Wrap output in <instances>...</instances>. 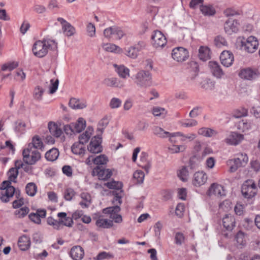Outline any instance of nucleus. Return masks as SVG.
Here are the masks:
<instances>
[{
    "label": "nucleus",
    "instance_id": "nucleus-1",
    "mask_svg": "<svg viewBox=\"0 0 260 260\" xmlns=\"http://www.w3.org/2000/svg\"><path fill=\"white\" fill-rule=\"evenodd\" d=\"M57 48V43L55 41L44 39L42 41H37L34 43L32 51L35 56L42 58L47 55L48 49H56Z\"/></svg>",
    "mask_w": 260,
    "mask_h": 260
},
{
    "label": "nucleus",
    "instance_id": "nucleus-2",
    "mask_svg": "<svg viewBox=\"0 0 260 260\" xmlns=\"http://www.w3.org/2000/svg\"><path fill=\"white\" fill-rule=\"evenodd\" d=\"M241 50L252 53L254 52L258 46L257 39L254 36H250L247 38L244 37L239 38L237 42Z\"/></svg>",
    "mask_w": 260,
    "mask_h": 260
},
{
    "label": "nucleus",
    "instance_id": "nucleus-3",
    "mask_svg": "<svg viewBox=\"0 0 260 260\" xmlns=\"http://www.w3.org/2000/svg\"><path fill=\"white\" fill-rule=\"evenodd\" d=\"M135 83L139 87L146 88L152 84V75L148 71L141 70L138 72L135 78Z\"/></svg>",
    "mask_w": 260,
    "mask_h": 260
},
{
    "label": "nucleus",
    "instance_id": "nucleus-4",
    "mask_svg": "<svg viewBox=\"0 0 260 260\" xmlns=\"http://www.w3.org/2000/svg\"><path fill=\"white\" fill-rule=\"evenodd\" d=\"M241 192L245 198L251 199L254 197L257 192V187L254 180L245 181L241 187Z\"/></svg>",
    "mask_w": 260,
    "mask_h": 260
},
{
    "label": "nucleus",
    "instance_id": "nucleus-5",
    "mask_svg": "<svg viewBox=\"0 0 260 260\" xmlns=\"http://www.w3.org/2000/svg\"><path fill=\"white\" fill-rule=\"evenodd\" d=\"M3 185L6 184V187H1L0 189L4 191L1 192L0 199L4 203H8L10 199L12 198L15 192V188L11 185V182L10 181H4L3 182Z\"/></svg>",
    "mask_w": 260,
    "mask_h": 260
},
{
    "label": "nucleus",
    "instance_id": "nucleus-6",
    "mask_svg": "<svg viewBox=\"0 0 260 260\" xmlns=\"http://www.w3.org/2000/svg\"><path fill=\"white\" fill-rule=\"evenodd\" d=\"M22 155L23 161L27 165H34L41 157L40 153L37 150H30L29 148L24 149Z\"/></svg>",
    "mask_w": 260,
    "mask_h": 260
},
{
    "label": "nucleus",
    "instance_id": "nucleus-7",
    "mask_svg": "<svg viewBox=\"0 0 260 260\" xmlns=\"http://www.w3.org/2000/svg\"><path fill=\"white\" fill-rule=\"evenodd\" d=\"M248 161V157L246 153H240L237 157L231 159L229 164L231 165L230 170L231 172H235L238 168L245 166Z\"/></svg>",
    "mask_w": 260,
    "mask_h": 260
},
{
    "label": "nucleus",
    "instance_id": "nucleus-8",
    "mask_svg": "<svg viewBox=\"0 0 260 260\" xmlns=\"http://www.w3.org/2000/svg\"><path fill=\"white\" fill-rule=\"evenodd\" d=\"M102 137L100 134L92 138L87 149L92 153H98L102 151L103 148L101 145Z\"/></svg>",
    "mask_w": 260,
    "mask_h": 260
},
{
    "label": "nucleus",
    "instance_id": "nucleus-9",
    "mask_svg": "<svg viewBox=\"0 0 260 260\" xmlns=\"http://www.w3.org/2000/svg\"><path fill=\"white\" fill-rule=\"evenodd\" d=\"M172 56L177 61L182 62L188 58L189 54L187 49L182 47H178L172 50Z\"/></svg>",
    "mask_w": 260,
    "mask_h": 260
},
{
    "label": "nucleus",
    "instance_id": "nucleus-10",
    "mask_svg": "<svg viewBox=\"0 0 260 260\" xmlns=\"http://www.w3.org/2000/svg\"><path fill=\"white\" fill-rule=\"evenodd\" d=\"M152 44L154 47H162L167 43L166 37L159 30H155L151 36Z\"/></svg>",
    "mask_w": 260,
    "mask_h": 260
},
{
    "label": "nucleus",
    "instance_id": "nucleus-11",
    "mask_svg": "<svg viewBox=\"0 0 260 260\" xmlns=\"http://www.w3.org/2000/svg\"><path fill=\"white\" fill-rule=\"evenodd\" d=\"M208 194L210 196L215 195L217 197H223L225 195V191L222 185L214 183L209 188Z\"/></svg>",
    "mask_w": 260,
    "mask_h": 260
},
{
    "label": "nucleus",
    "instance_id": "nucleus-12",
    "mask_svg": "<svg viewBox=\"0 0 260 260\" xmlns=\"http://www.w3.org/2000/svg\"><path fill=\"white\" fill-rule=\"evenodd\" d=\"M244 139V136L236 132H232L225 139V142L231 145H238Z\"/></svg>",
    "mask_w": 260,
    "mask_h": 260
},
{
    "label": "nucleus",
    "instance_id": "nucleus-13",
    "mask_svg": "<svg viewBox=\"0 0 260 260\" xmlns=\"http://www.w3.org/2000/svg\"><path fill=\"white\" fill-rule=\"evenodd\" d=\"M239 24L237 20L228 19L224 24V30L229 35L236 32L239 29Z\"/></svg>",
    "mask_w": 260,
    "mask_h": 260
},
{
    "label": "nucleus",
    "instance_id": "nucleus-14",
    "mask_svg": "<svg viewBox=\"0 0 260 260\" xmlns=\"http://www.w3.org/2000/svg\"><path fill=\"white\" fill-rule=\"evenodd\" d=\"M220 59L224 66L229 67L233 64L234 57L232 53L229 51H223L220 54Z\"/></svg>",
    "mask_w": 260,
    "mask_h": 260
},
{
    "label": "nucleus",
    "instance_id": "nucleus-15",
    "mask_svg": "<svg viewBox=\"0 0 260 260\" xmlns=\"http://www.w3.org/2000/svg\"><path fill=\"white\" fill-rule=\"evenodd\" d=\"M239 77L245 80H253L257 77L256 72L250 68L242 69L239 73Z\"/></svg>",
    "mask_w": 260,
    "mask_h": 260
},
{
    "label": "nucleus",
    "instance_id": "nucleus-16",
    "mask_svg": "<svg viewBox=\"0 0 260 260\" xmlns=\"http://www.w3.org/2000/svg\"><path fill=\"white\" fill-rule=\"evenodd\" d=\"M93 172L96 173L99 178L101 180H106L110 178L112 175V170L101 168L100 166H96L93 169Z\"/></svg>",
    "mask_w": 260,
    "mask_h": 260
},
{
    "label": "nucleus",
    "instance_id": "nucleus-17",
    "mask_svg": "<svg viewBox=\"0 0 260 260\" xmlns=\"http://www.w3.org/2000/svg\"><path fill=\"white\" fill-rule=\"evenodd\" d=\"M153 134L160 138H169V141L171 143H175L172 139V133L165 131L163 128L158 126H155L153 128Z\"/></svg>",
    "mask_w": 260,
    "mask_h": 260
},
{
    "label": "nucleus",
    "instance_id": "nucleus-18",
    "mask_svg": "<svg viewBox=\"0 0 260 260\" xmlns=\"http://www.w3.org/2000/svg\"><path fill=\"white\" fill-rule=\"evenodd\" d=\"M103 84L107 86L116 88H123L124 87V83L116 78H106L103 81Z\"/></svg>",
    "mask_w": 260,
    "mask_h": 260
},
{
    "label": "nucleus",
    "instance_id": "nucleus-19",
    "mask_svg": "<svg viewBox=\"0 0 260 260\" xmlns=\"http://www.w3.org/2000/svg\"><path fill=\"white\" fill-rule=\"evenodd\" d=\"M69 105L73 109H83L87 107V102L84 99L72 98L69 101Z\"/></svg>",
    "mask_w": 260,
    "mask_h": 260
},
{
    "label": "nucleus",
    "instance_id": "nucleus-20",
    "mask_svg": "<svg viewBox=\"0 0 260 260\" xmlns=\"http://www.w3.org/2000/svg\"><path fill=\"white\" fill-rule=\"evenodd\" d=\"M70 254L74 260H81L84 255V249L80 246H73L71 249Z\"/></svg>",
    "mask_w": 260,
    "mask_h": 260
},
{
    "label": "nucleus",
    "instance_id": "nucleus-21",
    "mask_svg": "<svg viewBox=\"0 0 260 260\" xmlns=\"http://www.w3.org/2000/svg\"><path fill=\"white\" fill-rule=\"evenodd\" d=\"M207 180V175L203 172H198L194 174L192 183L196 186L204 184Z\"/></svg>",
    "mask_w": 260,
    "mask_h": 260
},
{
    "label": "nucleus",
    "instance_id": "nucleus-22",
    "mask_svg": "<svg viewBox=\"0 0 260 260\" xmlns=\"http://www.w3.org/2000/svg\"><path fill=\"white\" fill-rule=\"evenodd\" d=\"M30 244V239L28 236L23 235L19 237L18 241V245L21 250L26 251L29 248Z\"/></svg>",
    "mask_w": 260,
    "mask_h": 260
},
{
    "label": "nucleus",
    "instance_id": "nucleus-23",
    "mask_svg": "<svg viewBox=\"0 0 260 260\" xmlns=\"http://www.w3.org/2000/svg\"><path fill=\"white\" fill-rule=\"evenodd\" d=\"M223 227L229 231H232L235 226V219L230 214H226L222 219Z\"/></svg>",
    "mask_w": 260,
    "mask_h": 260
},
{
    "label": "nucleus",
    "instance_id": "nucleus-24",
    "mask_svg": "<svg viewBox=\"0 0 260 260\" xmlns=\"http://www.w3.org/2000/svg\"><path fill=\"white\" fill-rule=\"evenodd\" d=\"M209 66L210 68L211 72L214 76L217 78H221L224 73L221 69L220 66L216 61H209Z\"/></svg>",
    "mask_w": 260,
    "mask_h": 260
},
{
    "label": "nucleus",
    "instance_id": "nucleus-25",
    "mask_svg": "<svg viewBox=\"0 0 260 260\" xmlns=\"http://www.w3.org/2000/svg\"><path fill=\"white\" fill-rule=\"evenodd\" d=\"M114 66L115 68L116 72L118 74L120 77L123 79H126L127 77L129 76V70L127 68L125 67L124 66H118L116 64H114Z\"/></svg>",
    "mask_w": 260,
    "mask_h": 260
},
{
    "label": "nucleus",
    "instance_id": "nucleus-26",
    "mask_svg": "<svg viewBox=\"0 0 260 260\" xmlns=\"http://www.w3.org/2000/svg\"><path fill=\"white\" fill-rule=\"evenodd\" d=\"M95 224L99 228L109 229L113 225V221L106 219H103L102 216H100L96 220Z\"/></svg>",
    "mask_w": 260,
    "mask_h": 260
},
{
    "label": "nucleus",
    "instance_id": "nucleus-27",
    "mask_svg": "<svg viewBox=\"0 0 260 260\" xmlns=\"http://www.w3.org/2000/svg\"><path fill=\"white\" fill-rule=\"evenodd\" d=\"M48 127L50 134L56 138L59 137L62 134L61 129L53 122L50 121L48 123Z\"/></svg>",
    "mask_w": 260,
    "mask_h": 260
},
{
    "label": "nucleus",
    "instance_id": "nucleus-28",
    "mask_svg": "<svg viewBox=\"0 0 260 260\" xmlns=\"http://www.w3.org/2000/svg\"><path fill=\"white\" fill-rule=\"evenodd\" d=\"M199 57L203 61L209 59L211 57L210 49L208 47L201 46L199 50Z\"/></svg>",
    "mask_w": 260,
    "mask_h": 260
},
{
    "label": "nucleus",
    "instance_id": "nucleus-29",
    "mask_svg": "<svg viewBox=\"0 0 260 260\" xmlns=\"http://www.w3.org/2000/svg\"><path fill=\"white\" fill-rule=\"evenodd\" d=\"M75 133L81 132L86 127V121L83 118H79L76 123H72Z\"/></svg>",
    "mask_w": 260,
    "mask_h": 260
},
{
    "label": "nucleus",
    "instance_id": "nucleus-30",
    "mask_svg": "<svg viewBox=\"0 0 260 260\" xmlns=\"http://www.w3.org/2000/svg\"><path fill=\"white\" fill-rule=\"evenodd\" d=\"M59 156V151L57 149L53 148L48 150L45 154V158L48 161L55 160Z\"/></svg>",
    "mask_w": 260,
    "mask_h": 260
},
{
    "label": "nucleus",
    "instance_id": "nucleus-31",
    "mask_svg": "<svg viewBox=\"0 0 260 260\" xmlns=\"http://www.w3.org/2000/svg\"><path fill=\"white\" fill-rule=\"evenodd\" d=\"M178 136L181 137V141H185L186 140H188L189 141H191L196 138V135L193 133H190L187 135H184L181 132H176L172 133V138Z\"/></svg>",
    "mask_w": 260,
    "mask_h": 260
},
{
    "label": "nucleus",
    "instance_id": "nucleus-32",
    "mask_svg": "<svg viewBox=\"0 0 260 260\" xmlns=\"http://www.w3.org/2000/svg\"><path fill=\"white\" fill-rule=\"evenodd\" d=\"M43 146V142L38 136H35L33 137L32 142L28 144L27 148H29L31 150L32 148L35 149H41Z\"/></svg>",
    "mask_w": 260,
    "mask_h": 260
},
{
    "label": "nucleus",
    "instance_id": "nucleus-33",
    "mask_svg": "<svg viewBox=\"0 0 260 260\" xmlns=\"http://www.w3.org/2000/svg\"><path fill=\"white\" fill-rule=\"evenodd\" d=\"M200 10L205 16H213L216 13L215 10L212 6L201 5Z\"/></svg>",
    "mask_w": 260,
    "mask_h": 260
},
{
    "label": "nucleus",
    "instance_id": "nucleus-34",
    "mask_svg": "<svg viewBox=\"0 0 260 260\" xmlns=\"http://www.w3.org/2000/svg\"><path fill=\"white\" fill-rule=\"evenodd\" d=\"M198 134L207 137H211L217 134V132L211 128L202 127L199 129Z\"/></svg>",
    "mask_w": 260,
    "mask_h": 260
},
{
    "label": "nucleus",
    "instance_id": "nucleus-35",
    "mask_svg": "<svg viewBox=\"0 0 260 260\" xmlns=\"http://www.w3.org/2000/svg\"><path fill=\"white\" fill-rule=\"evenodd\" d=\"M103 48L107 52L120 53L121 49L118 46L111 43H106L102 45Z\"/></svg>",
    "mask_w": 260,
    "mask_h": 260
},
{
    "label": "nucleus",
    "instance_id": "nucleus-36",
    "mask_svg": "<svg viewBox=\"0 0 260 260\" xmlns=\"http://www.w3.org/2000/svg\"><path fill=\"white\" fill-rule=\"evenodd\" d=\"M83 145L79 143H75L71 147L73 153L78 155H83L85 153V149Z\"/></svg>",
    "mask_w": 260,
    "mask_h": 260
},
{
    "label": "nucleus",
    "instance_id": "nucleus-37",
    "mask_svg": "<svg viewBox=\"0 0 260 260\" xmlns=\"http://www.w3.org/2000/svg\"><path fill=\"white\" fill-rule=\"evenodd\" d=\"M215 82L210 79H206L201 83V87L208 90H212L214 89Z\"/></svg>",
    "mask_w": 260,
    "mask_h": 260
},
{
    "label": "nucleus",
    "instance_id": "nucleus-38",
    "mask_svg": "<svg viewBox=\"0 0 260 260\" xmlns=\"http://www.w3.org/2000/svg\"><path fill=\"white\" fill-rule=\"evenodd\" d=\"M26 193L30 197H34L37 191V186L34 182H30L25 186Z\"/></svg>",
    "mask_w": 260,
    "mask_h": 260
},
{
    "label": "nucleus",
    "instance_id": "nucleus-39",
    "mask_svg": "<svg viewBox=\"0 0 260 260\" xmlns=\"http://www.w3.org/2000/svg\"><path fill=\"white\" fill-rule=\"evenodd\" d=\"M62 29L64 34L68 37L73 36L75 33V28L69 22L64 25Z\"/></svg>",
    "mask_w": 260,
    "mask_h": 260
},
{
    "label": "nucleus",
    "instance_id": "nucleus-40",
    "mask_svg": "<svg viewBox=\"0 0 260 260\" xmlns=\"http://www.w3.org/2000/svg\"><path fill=\"white\" fill-rule=\"evenodd\" d=\"M92 161H93V163L95 165H98V166H99V165L106 164L108 161V158L105 155L101 154L94 158H92Z\"/></svg>",
    "mask_w": 260,
    "mask_h": 260
},
{
    "label": "nucleus",
    "instance_id": "nucleus-41",
    "mask_svg": "<svg viewBox=\"0 0 260 260\" xmlns=\"http://www.w3.org/2000/svg\"><path fill=\"white\" fill-rule=\"evenodd\" d=\"M177 175L183 182L187 181L189 176V172L186 167H182V168L178 171Z\"/></svg>",
    "mask_w": 260,
    "mask_h": 260
},
{
    "label": "nucleus",
    "instance_id": "nucleus-42",
    "mask_svg": "<svg viewBox=\"0 0 260 260\" xmlns=\"http://www.w3.org/2000/svg\"><path fill=\"white\" fill-rule=\"evenodd\" d=\"M120 211V208L118 205L112 207L106 208L103 210V213L104 214H110L112 215L118 213Z\"/></svg>",
    "mask_w": 260,
    "mask_h": 260
},
{
    "label": "nucleus",
    "instance_id": "nucleus-43",
    "mask_svg": "<svg viewBox=\"0 0 260 260\" xmlns=\"http://www.w3.org/2000/svg\"><path fill=\"white\" fill-rule=\"evenodd\" d=\"M237 128L243 132H246L251 128V123L246 120H242L238 122Z\"/></svg>",
    "mask_w": 260,
    "mask_h": 260
},
{
    "label": "nucleus",
    "instance_id": "nucleus-44",
    "mask_svg": "<svg viewBox=\"0 0 260 260\" xmlns=\"http://www.w3.org/2000/svg\"><path fill=\"white\" fill-rule=\"evenodd\" d=\"M145 175L141 170H138L134 172L133 174V179L136 181V183L141 184L143 182Z\"/></svg>",
    "mask_w": 260,
    "mask_h": 260
},
{
    "label": "nucleus",
    "instance_id": "nucleus-45",
    "mask_svg": "<svg viewBox=\"0 0 260 260\" xmlns=\"http://www.w3.org/2000/svg\"><path fill=\"white\" fill-rule=\"evenodd\" d=\"M104 185L107 186L110 189H115L117 190L121 189L122 187V184L121 182L115 181L105 183Z\"/></svg>",
    "mask_w": 260,
    "mask_h": 260
},
{
    "label": "nucleus",
    "instance_id": "nucleus-46",
    "mask_svg": "<svg viewBox=\"0 0 260 260\" xmlns=\"http://www.w3.org/2000/svg\"><path fill=\"white\" fill-rule=\"evenodd\" d=\"M214 44L218 48L226 46L228 43L225 39L220 36H218L214 39Z\"/></svg>",
    "mask_w": 260,
    "mask_h": 260
},
{
    "label": "nucleus",
    "instance_id": "nucleus-47",
    "mask_svg": "<svg viewBox=\"0 0 260 260\" xmlns=\"http://www.w3.org/2000/svg\"><path fill=\"white\" fill-rule=\"evenodd\" d=\"M167 111L165 108L159 107H154L152 109V113L155 116H161L164 117L167 114Z\"/></svg>",
    "mask_w": 260,
    "mask_h": 260
},
{
    "label": "nucleus",
    "instance_id": "nucleus-48",
    "mask_svg": "<svg viewBox=\"0 0 260 260\" xmlns=\"http://www.w3.org/2000/svg\"><path fill=\"white\" fill-rule=\"evenodd\" d=\"M235 239L236 240L237 243L239 245L243 246L246 245V241L245 238L244 233L243 232H238L237 235H236Z\"/></svg>",
    "mask_w": 260,
    "mask_h": 260
},
{
    "label": "nucleus",
    "instance_id": "nucleus-49",
    "mask_svg": "<svg viewBox=\"0 0 260 260\" xmlns=\"http://www.w3.org/2000/svg\"><path fill=\"white\" fill-rule=\"evenodd\" d=\"M114 256L112 254L106 251H102L100 252L96 257H94L93 259V260H104L112 258Z\"/></svg>",
    "mask_w": 260,
    "mask_h": 260
},
{
    "label": "nucleus",
    "instance_id": "nucleus-50",
    "mask_svg": "<svg viewBox=\"0 0 260 260\" xmlns=\"http://www.w3.org/2000/svg\"><path fill=\"white\" fill-rule=\"evenodd\" d=\"M122 191L120 190L119 192L117 191H113V195L114 196V198L112 201L113 204L114 205H118V206L120 205L122 203V196H121Z\"/></svg>",
    "mask_w": 260,
    "mask_h": 260
},
{
    "label": "nucleus",
    "instance_id": "nucleus-51",
    "mask_svg": "<svg viewBox=\"0 0 260 260\" xmlns=\"http://www.w3.org/2000/svg\"><path fill=\"white\" fill-rule=\"evenodd\" d=\"M175 243L177 245H181L185 242V238L181 232H176L175 235Z\"/></svg>",
    "mask_w": 260,
    "mask_h": 260
},
{
    "label": "nucleus",
    "instance_id": "nucleus-52",
    "mask_svg": "<svg viewBox=\"0 0 260 260\" xmlns=\"http://www.w3.org/2000/svg\"><path fill=\"white\" fill-rule=\"evenodd\" d=\"M58 222L60 224L59 229L61 230L63 228V226H66L68 227H72L73 224V220L72 218L68 217V218L59 219Z\"/></svg>",
    "mask_w": 260,
    "mask_h": 260
},
{
    "label": "nucleus",
    "instance_id": "nucleus-53",
    "mask_svg": "<svg viewBox=\"0 0 260 260\" xmlns=\"http://www.w3.org/2000/svg\"><path fill=\"white\" fill-rule=\"evenodd\" d=\"M138 48H135L134 46L131 47L126 50V55L129 57L136 58L138 56Z\"/></svg>",
    "mask_w": 260,
    "mask_h": 260
},
{
    "label": "nucleus",
    "instance_id": "nucleus-54",
    "mask_svg": "<svg viewBox=\"0 0 260 260\" xmlns=\"http://www.w3.org/2000/svg\"><path fill=\"white\" fill-rule=\"evenodd\" d=\"M109 121L107 118H104L100 120L98 124L97 131L100 132L101 134L103 133L104 129L108 124Z\"/></svg>",
    "mask_w": 260,
    "mask_h": 260
},
{
    "label": "nucleus",
    "instance_id": "nucleus-55",
    "mask_svg": "<svg viewBox=\"0 0 260 260\" xmlns=\"http://www.w3.org/2000/svg\"><path fill=\"white\" fill-rule=\"evenodd\" d=\"M9 181H13L14 182H16V181L15 179L17 177L18 174V170H17V169L12 168H11L9 171Z\"/></svg>",
    "mask_w": 260,
    "mask_h": 260
},
{
    "label": "nucleus",
    "instance_id": "nucleus-56",
    "mask_svg": "<svg viewBox=\"0 0 260 260\" xmlns=\"http://www.w3.org/2000/svg\"><path fill=\"white\" fill-rule=\"evenodd\" d=\"M185 149V146L184 145H173L169 147L170 152L172 153L183 152Z\"/></svg>",
    "mask_w": 260,
    "mask_h": 260
},
{
    "label": "nucleus",
    "instance_id": "nucleus-57",
    "mask_svg": "<svg viewBox=\"0 0 260 260\" xmlns=\"http://www.w3.org/2000/svg\"><path fill=\"white\" fill-rule=\"evenodd\" d=\"M121 101L117 98H113L109 103V106L111 109H116L120 107Z\"/></svg>",
    "mask_w": 260,
    "mask_h": 260
},
{
    "label": "nucleus",
    "instance_id": "nucleus-58",
    "mask_svg": "<svg viewBox=\"0 0 260 260\" xmlns=\"http://www.w3.org/2000/svg\"><path fill=\"white\" fill-rule=\"evenodd\" d=\"M59 84L58 79H51L50 80V86L49 87V93L50 94L54 93L58 88Z\"/></svg>",
    "mask_w": 260,
    "mask_h": 260
},
{
    "label": "nucleus",
    "instance_id": "nucleus-59",
    "mask_svg": "<svg viewBox=\"0 0 260 260\" xmlns=\"http://www.w3.org/2000/svg\"><path fill=\"white\" fill-rule=\"evenodd\" d=\"M29 211V209L28 207H24L16 211L15 213L16 215H18L19 218H22L28 213Z\"/></svg>",
    "mask_w": 260,
    "mask_h": 260
},
{
    "label": "nucleus",
    "instance_id": "nucleus-60",
    "mask_svg": "<svg viewBox=\"0 0 260 260\" xmlns=\"http://www.w3.org/2000/svg\"><path fill=\"white\" fill-rule=\"evenodd\" d=\"M75 194V192L72 188H67L64 193V198L67 201H71Z\"/></svg>",
    "mask_w": 260,
    "mask_h": 260
},
{
    "label": "nucleus",
    "instance_id": "nucleus-61",
    "mask_svg": "<svg viewBox=\"0 0 260 260\" xmlns=\"http://www.w3.org/2000/svg\"><path fill=\"white\" fill-rule=\"evenodd\" d=\"M25 123L21 120H18L15 122V131L16 132H22L24 131Z\"/></svg>",
    "mask_w": 260,
    "mask_h": 260
},
{
    "label": "nucleus",
    "instance_id": "nucleus-62",
    "mask_svg": "<svg viewBox=\"0 0 260 260\" xmlns=\"http://www.w3.org/2000/svg\"><path fill=\"white\" fill-rule=\"evenodd\" d=\"M87 31L90 37H94L95 36V27L92 23H89L87 25Z\"/></svg>",
    "mask_w": 260,
    "mask_h": 260
},
{
    "label": "nucleus",
    "instance_id": "nucleus-63",
    "mask_svg": "<svg viewBox=\"0 0 260 260\" xmlns=\"http://www.w3.org/2000/svg\"><path fill=\"white\" fill-rule=\"evenodd\" d=\"M44 90L39 86L37 87L34 90V98L37 100H40L42 99Z\"/></svg>",
    "mask_w": 260,
    "mask_h": 260
},
{
    "label": "nucleus",
    "instance_id": "nucleus-64",
    "mask_svg": "<svg viewBox=\"0 0 260 260\" xmlns=\"http://www.w3.org/2000/svg\"><path fill=\"white\" fill-rule=\"evenodd\" d=\"M251 248L255 251L260 250V238H257L250 242Z\"/></svg>",
    "mask_w": 260,
    "mask_h": 260
}]
</instances>
